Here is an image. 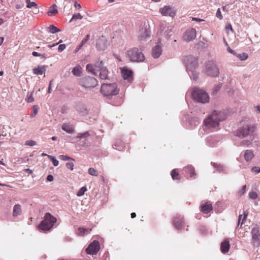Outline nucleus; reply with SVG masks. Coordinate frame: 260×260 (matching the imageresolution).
Instances as JSON below:
<instances>
[{"instance_id": "nucleus-1", "label": "nucleus", "mask_w": 260, "mask_h": 260, "mask_svg": "<svg viewBox=\"0 0 260 260\" xmlns=\"http://www.w3.org/2000/svg\"><path fill=\"white\" fill-rule=\"evenodd\" d=\"M224 117L223 113L214 111L207 118L204 120L203 129L207 131H211L217 129L219 122L224 120Z\"/></svg>"}, {"instance_id": "nucleus-2", "label": "nucleus", "mask_w": 260, "mask_h": 260, "mask_svg": "<svg viewBox=\"0 0 260 260\" xmlns=\"http://www.w3.org/2000/svg\"><path fill=\"white\" fill-rule=\"evenodd\" d=\"M191 94L193 99L199 103L206 104L209 102L210 97L208 93L202 89L194 87L192 89Z\"/></svg>"}, {"instance_id": "nucleus-3", "label": "nucleus", "mask_w": 260, "mask_h": 260, "mask_svg": "<svg viewBox=\"0 0 260 260\" xmlns=\"http://www.w3.org/2000/svg\"><path fill=\"white\" fill-rule=\"evenodd\" d=\"M203 72L207 76L213 78L218 77L219 74V70L217 64L211 60L208 61L205 63Z\"/></svg>"}, {"instance_id": "nucleus-4", "label": "nucleus", "mask_w": 260, "mask_h": 260, "mask_svg": "<svg viewBox=\"0 0 260 260\" xmlns=\"http://www.w3.org/2000/svg\"><path fill=\"white\" fill-rule=\"evenodd\" d=\"M254 127L249 125H245L240 127L235 132V135L240 138L247 137H254Z\"/></svg>"}, {"instance_id": "nucleus-5", "label": "nucleus", "mask_w": 260, "mask_h": 260, "mask_svg": "<svg viewBox=\"0 0 260 260\" xmlns=\"http://www.w3.org/2000/svg\"><path fill=\"white\" fill-rule=\"evenodd\" d=\"M56 221V219L50 213H47L45 216L44 219L39 225V229L44 231L50 230Z\"/></svg>"}, {"instance_id": "nucleus-6", "label": "nucleus", "mask_w": 260, "mask_h": 260, "mask_svg": "<svg viewBox=\"0 0 260 260\" xmlns=\"http://www.w3.org/2000/svg\"><path fill=\"white\" fill-rule=\"evenodd\" d=\"M119 90L117 89L115 83L102 84L101 89V93L105 96L117 95Z\"/></svg>"}, {"instance_id": "nucleus-7", "label": "nucleus", "mask_w": 260, "mask_h": 260, "mask_svg": "<svg viewBox=\"0 0 260 260\" xmlns=\"http://www.w3.org/2000/svg\"><path fill=\"white\" fill-rule=\"evenodd\" d=\"M126 55L132 61L142 62L145 60V56L142 51L137 48L128 50Z\"/></svg>"}, {"instance_id": "nucleus-8", "label": "nucleus", "mask_w": 260, "mask_h": 260, "mask_svg": "<svg viewBox=\"0 0 260 260\" xmlns=\"http://www.w3.org/2000/svg\"><path fill=\"white\" fill-rule=\"evenodd\" d=\"M173 34V31L172 26H169L166 23L160 24L159 29L158 31L159 41L162 40L164 39L166 40L169 39Z\"/></svg>"}, {"instance_id": "nucleus-9", "label": "nucleus", "mask_w": 260, "mask_h": 260, "mask_svg": "<svg viewBox=\"0 0 260 260\" xmlns=\"http://www.w3.org/2000/svg\"><path fill=\"white\" fill-rule=\"evenodd\" d=\"M80 85L85 88H94L98 84L97 80L91 77H85L81 79Z\"/></svg>"}, {"instance_id": "nucleus-10", "label": "nucleus", "mask_w": 260, "mask_h": 260, "mask_svg": "<svg viewBox=\"0 0 260 260\" xmlns=\"http://www.w3.org/2000/svg\"><path fill=\"white\" fill-rule=\"evenodd\" d=\"M184 62L186 66V71L197 69L198 67V58L193 56H185L184 59Z\"/></svg>"}, {"instance_id": "nucleus-11", "label": "nucleus", "mask_w": 260, "mask_h": 260, "mask_svg": "<svg viewBox=\"0 0 260 260\" xmlns=\"http://www.w3.org/2000/svg\"><path fill=\"white\" fill-rule=\"evenodd\" d=\"M95 67L100 71V77L102 80L107 79L108 77V71L104 67V63L103 61H98L95 64Z\"/></svg>"}, {"instance_id": "nucleus-12", "label": "nucleus", "mask_w": 260, "mask_h": 260, "mask_svg": "<svg viewBox=\"0 0 260 260\" xmlns=\"http://www.w3.org/2000/svg\"><path fill=\"white\" fill-rule=\"evenodd\" d=\"M150 37V31L146 26H143L138 32V39L141 42L146 41Z\"/></svg>"}, {"instance_id": "nucleus-13", "label": "nucleus", "mask_w": 260, "mask_h": 260, "mask_svg": "<svg viewBox=\"0 0 260 260\" xmlns=\"http://www.w3.org/2000/svg\"><path fill=\"white\" fill-rule=\"evenodd\" d=\"M252 243L256 247L260 246V231L259 228L255 226L251 230Z\"/></svg>"}, {"instance_id": "nucleus-14", "label": "nucleus", "mask_w": 260, "mask_h": 260, "mask_svg": "<svg viewBox=\"0 0 260 260\" xmlns=\"http://www.w3.org/2000/svg\"><path fill=\"white\" fill-rule=\"evenodd\" d=\"M159 12L162 16L174 17L176 14V9L171 6H165L159 9Z\"/></svg>"}, {"instance_id": "nucleus-15", "label": "nucleus", "mask_w": 260, "mask_h": 260, "mask_svg": "<svg viewBox=\"0 0 260 260\" xmlns=\"http://www.w3.org/2000/svg\"><path fill=\"white\" fill-rule=\"evenodd\" d=\"M100 249V244L98 241H93L86 249V251L89 254H96Z\"/></svg>"}, {"instance_id": "nucleus-16", "label": "nucleus", "mask_w": 260, "mask_h": 260, "mask_svg": "<svg viewBox=\"0 0 260 260\" xmlns=\"http://www.w3.org/2000/svg\"><path fill=\"white\" fill-rule=\"evenodd\" d=\"M197 35L196 30L194 28L188 29L185 31L184 36L183 40L186 42H190L193 40Z\"/></svg>"}, {"instance_id": "nucleus-17", "label": "nucleus", "mask_w": 260, "mask_h": 260, "mask_svg": "<svg viewBox=\"0 0 260 260\" xmlns=\"http://www.w3.org/2000/svg\"><path fill=\"white\" fill-rule=\"evenodd\" d=\"M162 44L160 41H159L153 47L152 50V55L155 58L159 57L162 53Z\"/></svg>"}, {"instance_id": "nucleus-18", "label": "nucleus", "mask_w": 260, "mask_h": 260, "mask_svg": "<svg viewBox=\"0 0 260 260\" xmlns=\"http://www.w3.org/2000/svg\"><path fill=\"white\" fill-rule=\"evenodd\" d=\"M121 73L124 80H127L130 83L132 82L133 72L131 70L128 69L126 67H123L121 68Z\"/></svg>"}, {"instance_id": "nucleus-19", "label": "nucleus", "mask_w": 260, "mask_h": 260, "mask_svg": "<svg viewBox=\"0 0 260 260\" xmlns=\"http://www.w3.org/2000/svg\"><path fill=\"white\" fill-rule=\"evenodd\" d=\"M173 225L177 230H181L184 226L183 218L180 216L175 217L173 220Z\"/></svg>"}, {"instance_id": "nucleus-20", "label": "nucleus", "mask_w": 260, "mask_h": 260, "mask_svg": "<svg viewBox=\"0 0 260 260\" xmlns=\"http://www.w3.org/2000/svg\"><path fill=\"white\" fill-rule=\"evenodd\" d=\"M201 211L205 214H207L211 212L213 209L211 204L209 202H206L201 205Z\"/></svg>"}, {"instance_id": "nucleus-21", "label": "nucleus", "mask_w": 260, "mask_h": 260, "mask_svg": "<svg viewBox=\"0 0 260 260\" xmlns=\"http://www.w3.org/2000/svg\"><path fill=\"white\" fill-rule=\"evenodd\" d=\"M61 128L62 130L66 132L68 134H72L75 132V129L73 125L70 123H63L61 126Z\"/></svg>"}, {"instance_id": "nucleus-22", "label": "nucleus", "mask_w": 260, "mask_h": 260, "mask_svg": "<svg viewBox=\"0 0 260 260\" xmlns=\"http://www.w3.org/2000/svg\"><path fill=\"white\" fill-rule=\"evenodd\" d=\"M230 242L228 240H225L221 243L220 249L223 253H227L230 249Z\"/></svg>"}, {"instance_id": "nucleus-23", "label": "nucleus", "mask_w": 260, "mask_h": 260, "mask_svg": "<svg viewBox=\"0 0 260 260\" xmlns=\"http://www.w3.org/2000/svg\"><path fill=\"white\" fill-rule=\"evenodd\" d=\"M187 72L191 79L195 81L198 80L199 73L197 71L196 69H192L189 71H187Z\"/></svg>"}, {"instance_id": "nucleus-24", "label": "nucleus", "mask_w": 260, "mask_h": 260, "mask_svg": "<svg viewBox=\"0 0 260 260\" xmlns=\"http://www.w3.org/2000/svg\"><path fill=\"white\" fill-rule=\"evenodd\" d=\"M77 111L82 115H85L88 113V110L84 105L79 104L76 107Z\"/></svg>"}, {"instance_id": "nucleus-25", "label": "nucleus", "mask_w": 260, "mask_h": 260, "mask_svg": "<svg viewBox=\"0 0 260 260\" xmlns=\"http://www.w3.org/2000/svg\"><path fill=\"white\" fill-rule=\"evenodd\" d=\"M46 70V66H38L33 69V73L35 75H42Z\"/></svg>"}, {"instance_id": "nucleus-26", "label": "nucleus", "mask_w": 260, "mask_h": 260, "mask_svg": "<svg viewBox=\"0 0 260 260\" xmlns=\"http://www.w3.org/2000/svg\"><path fill=\"white\" fill-rule=\"evenodd\" d=\"M244 157L246 161L251 160L254 157L253 151L251 150H246L244 152Z\"/></svg>"}, {"instance_id": "nucleus-27", "label": "nucleus", "mask_w": 260, "mask_h": 260, "mask_svg": "<svg viewBox=\"0 0 260 260\" xmlns=\"http://www.w3.org/2000/svg\"><path fill=\"white\" fill-rule=\"evenodd\" d=\"M22 210L21 206L19 204L15 205L13 207V215L14 217L18 216L21 214Z\"/></svg>"}, {"instance_id": "nucleus-28", "label": "nucleus", "mask_w": 260, "mask_h": 260, "mask_svg": "<svg viewBox=\"0 0 260 260\" xmlns=\"http://www.w3.org/2000/svg\"><path fill=\"white\" fill-rule=\"evenodd\" d=\"M91 230V229L89 230L88 229L79 228H78V231L77 232V234L79 236H83L88 234Z\"/></svg>"}, {"instance_id": "nucleus-29", "label": "nucleus", "mask_w": 260, "mask_h": 260, "mask_svg": "<svg viewBox=\"0 0 260 260\" xmlns=\"http://www.w3.org/2000/svg\"><path fill=\"white\" fill-rule=\"evenodd\" d=\"M184 171L189 174L190 177H192L194 174V170L192 166L188 165L184 168Z\"/></svg>"}, {"instance_id": "nucleus-30", "label": "nucleus", "mask_w": 260, "mask_h": 260, "mask_svg": "<svg viewBox=\"0 0 260 260\" xmlns=\"http://www.w3.org/2000/svg\"><path fill=\"white\" fill-rule=\"evenodd\" d=\"M91 135V133L89 131H87L83 133H79L77 136V138L79 139H88V138Z\"/></svg>"}, {"instance_id": "nucleus-31", "label": "nucleus", "mask_w": 260, "mask_h": 260, "mask_svg": "<svg viewBox=\"0 0 260 260\" xmlns=\"http://www.w3.org/2000/svg\"><path fill=\"white\" fill-rule=\"evenodd\" d=\"M91 135V133L89 131H87L83 133H79L77 136V138L79 139H88V138Z\"/></svg>"}, {"instance_id": "nucleus-32", "label": "nucleus", "mask_w": 260, "mask_h": 260, "mask_svg": "<svg viewBox=\"0 0 260 260\" xmlns=\"http://www.w3.org/2000/svg\"><path fill=\"white\" fill-rule=\"evenodd\" d=\"M81 69L80 66H77L73 69L72 73L75 76H80L82 73Z\"/></svg>"}, {"instance_id": "nucleus-33", "label": "nucleus", "mask_w": 260, "mask_h": 260, "mask_svg": "<svg viewBox=\"0 0 260 260\" xmlns=\"http://www.w3.org/2000/svg\"><path fill=\"white\" fill-rule=\"evenodd\" d=\"M47 31L51 34H55L58 32H60V30L55 26L54 25H50L47 27Z\"/></svg>"}, {"instance_id": "nucleus-34", "label": "nucleus", "mask_w": 260, "mask_h": 260, "mask_svg": "<svg viewBox=\"0 0 260 260\" xmlns=\"http://www.w3.org/2000/svg\"><path fill=\"white\" fill-rule=\"evenodd\" d=\"M213 166L219 172H225L226 170V168L224 166L218 165L216 163H213Z\"/></svg>"}, {"instance_id": "nucleus-35", "label": "nucleus", "mask_w": 260, "mask_h": 260, "mask_svg": "<svg viewBox=\"0 0 260 260\" xmlns=\"http://www.w3.org/2000/svg\"><path fill=\"white\" fill-rule=\"evenodd\" d=\"M83 140L81 142V146L82 147L87 148L90 146L91 143L88 139H83Z\"/></svg>"}, {"instance_id": "nucleus-36", "label": "nucleus", "mask_w": 260, "mask_h": 260, "mask_svg": "<svg viewBox=\"0 0 260 260\" xmlns=\"http://www.w3.org/2000/svg\"><path fill=\"white\" fill-rule=\"evenodd\" d=\"M56 7L57 6L55 5H53L50 8L49 11L48 13L49 16L56 14L58 12Z\"/></svg>"}, {"instance_id": "nucleus-37", "label": "nucleus", "mask_w": 260, "mask_h": 260, "mask_svg": "<svg viewBox=\"0 0 260 260\" xmlns=\"http://www.w3.org/2000/svg\"><path fill=\"white\" fill-rule=\"evenodd\" d=\"M254 140V137L250 138V140H245L241 142L240 145H249L252 143V141Z\"/></svg>"}, {"instance_id": "nucleus-38", "label": "nucleus", "mask_w": 260, "mask_h": 260, "mask_svg": "<svg viewBox=\"0 0 260 260\" xmlns=\"http://www.w3.org/2000/svg\"><path fill=\"white\" fill-rule=\"evenodd\" d=\"M235 56H237L241 60H245L248 57V54L246 53H242L240 54H237L236 53V55H235Z\"/></svg>"}, {"instance_id": "nucleus-39", "label": "nucleus", "mask_w": 260, "mask_h": 260, "mask_svg": "<svg viewBox=\"0 0 260 260\" xmlns=\"http://www.w3.org/2000/svg\"><path fill=\"white\" fill-rule=\"evenodd\" d=\"M86 70L88 72L91 73L92 74H95V69L93 67V66L91 64H88L86 66Z\"/></svg>"}, {"instance_id": "nucleus-40", "label": "nucleus", "mask_w": 260, "mask_h": 260, "mask_svg": "<svg viewBox=\"0 0 260 260\" xmlns=\"http://www.w3.org/2000/svg\"><path fill=\"white\" fill-rule=\"evenodd\" d=\"M26 3H27V8H31L32 7H35L38 9V6L36 3L31 2L30 0H26Z\"/></svg>"}, {"instance_id": "nucleus-41", "label": "nucleus", "mask_w": 260, "mask_h": 260, "mask_svg": "<svg viewBox=\"0 0 260 260\" xmlns=\"http://www.w3.org/2000/svg\"><path fill=\"white\" fill-rule=\"evenodd\" d=\"M206 141L210 146L214 147L215 146L214 143V142L215 141V139L214 137H208L207 138Z\"/></svg>"}, {"instance_id": "nucleus-42", "label": "nucleus", "mask_w": 260, "mask_h": 260, "mask_svg": "<svg viewBox=\"0 0 260 260\" xmlns=\"http://www.w3.org/2000/svg\"><path fill=\"white\" fill-rule=\"evenodd\" d=\"M48 157L52 161V162L54 166L56 167L58 165L59 162L55 158V157L51 156V155H48Z\"/></svg>"}, {"instance_id": "nucleus-43", "label": "nucleus", "mask_w": 260, "mask_h": 260, "mask_svg": "<svg viewBox=\"0 0 260 260\" xmlns=\"http://www.w3.org/2000/svg\"><path fill=\"white\" fill-rule=\"evenodd\" d=\"M86 190L87 189L85 186L81 187L77 193V196L78 197H81L83 196L85 192L86 191Z\"/></svg>"}, {"instance_id": "nucleus-44", "label": "nucleus", "mask_w": 260, "mask_h": 260, "mask_svg": "<svg viewBox=\"0 0 260 260\" xmlns=\"http://www.w3.org/2000/svg\"><path fill=\"white\" fill-rule=\"evenodd\" d=\"M83 18L82 16L80 13H76L73 15L70 22H72L74 19H82Z\"/></svg>"}, {"instance_id": "nucleus-45", "label": "nucleus", "mask_w": 260, "mask_h": 260, "mask_svg": "<svg viewBox=\"0 0 260 260\" xmlns=\"http://www.w3.org/2000/svg\"><path fill=\"white\" fill-rule=\"evenodd\" d=\"M171 175L173 180L178 179V178H177V176H178V173L176 172L175 169H174L172 171Z\"/></svg>"}, {"instance_id": "nucleus-46", "label": "nucleus", "mask_w": 260, "mask_h": 260, "mask_svg": "<svg viewBox=\"0 0 260 260\" xmlns=\"http://www.w3.org/2000/svg\"><path fill=\"white\" fill-rule=\"evenodd\" d=\"M103 43V40H101V39H100L98 41L97 43H96V47L98 48V49L99 50H104L105 49V46H101V44L102 43Z\"/></svg>"}, {"instance_id": "nucleus-47", "label": "nucleus", "mask_w": 260, "mask_h": 260, "mask_svg": "<svg viewBox=\"0 0 260 260\" xmlns=\"http://www.w3.org/2000/svg\"><path fill=\"white\" fill-rule=\"evenodd\" d=\"M38 107L35 105L32 107V113L31 114L30 116L31 117H35L38 113Z\"/></svg>"}, {"instance_id": "nucleus-48", "label": "nucleus", "mask_w": 260, "mask_h": 260, "mask_svg": "<svg viewBox=\"0 0 260 260\" xmlns=\"http://www.w3.org/2000/svg\"><path fill=\"white\" fill-rule=\"evenodd\" d=\"M88 173L92 176H97L98 175L96 171L93 168L88 169Z\"/></svg>"}, {"instance_id": "nucleus-49", "label": "nucleus", "mask_w": 260, "mask_h": 260, "mask_svg": "<svg viewBox=\"0 0 260 260\" xmlns=\"http://www.w3.org/2000/svg\"><path fill=\"white\" fill-rule=\"evenodd\" d=\"M257 194L256 192L251 191L249 193V198L252 200H255L257 198Z\"/></svg>"}, {"instance_id": "nucleus-50", "label": "nucleus", "mask_w": 260, "mask_h": 260, "mask_svg": "<svg viewBox=\"0 0 260 260\" xmlns=\"http://www.w3.org/2000/svg\"><path fill=\"white\" fill-rule=\"evenodd\" d=\"M89 38V35H87L85 38L83 39L81 43L79 44V47H82V46L87 42Z\"/></svg>"}, {"instance_id": "nucleus-51", "label": "nucleus", "mask_w": 260, "mask_h": 260, "mask_svg": "<svg viewBox=\"0 0 260 260\" xmlns=\"http://www.w3.org/2000/svg\"><path fill=\"white\" fill-rule=\"evenodd\" d=\"M222 84L219 83L216 86H214V87L213 89V91L214 93H216L218 92L219 90H220V88H221Z\"/></svg>"}, {"instance_id": "nucleus-52", "label": "nucleus", "mask_w": 260, "mask_h": 260, "mask_svg": "<svg viewBox=\"0 0 260 260\" xmlns=\"http://www.w3.org/2000/svg\"><path fill=\"white\" fill-rule=\"evenodd\" d=\"M66 166L68 169H70L71 171L73 170L74 165L73 162H68L66 163Z\"/></svg>"}, {"instance_id": "nucleus-53", "label": "nucleus", "mask_w": 260, "mask_h": 260, "mask_svg": "<svg viewBox=\"0 0 260 260\" xmlns=\"http://www.w3.org/2000/svg\"><path fill=\"white\" fill-rule=\"evenodd\" d=\"M251 171L255 174L260 173V168L258 167H254L252 168Z\"/></svg>"}, {"instance_id": "nucleus-54", "label": "nucleus", "mask_w": 260, "mask_h": 260, "mask_svg": "<svg viewBox=\"0 0 260 260\" xmlns=\"http://www.w3.org/2000/svg\"><path fill=\"white\" fill-rule=\"evenodd\" d=\"M36 144V142L33 140H28L26 141L25 145H29L30 146H35Z\"/></svg>"}, {"instance_id": "nucleus-55", "label": "nucleus", "mask_w": 260, "mask_h": 260, "mask_svg": "<svg viewBox=\"0 0 260 260\" xmlns=\"http://www.w3.org/2000/svg\"><path fill=\"white\" fill-rule=\"evenodd\" d=\"M216 16L220 20L222 19L223 18L222 15L221 13V11H220V9L219 8H218L217 10Z\"/></svg>"}, {"instance_id": "nucleus-56", "label": "nucleus", "mask_w": 260, "mask_h": 260, "mask_svg": "<svg viewBox=\"0 0 260 260\" xmlns=\"http://www.w3.org/2000/svg\"><path fill=\"white\" fill-rule=\"evenodd\" d=\"M66 47V46L65 44H60L58 48V51L59 52H61L63 51Z\"/></svg>"}, {"instance_id": "nucleus-57", "label": "nucleus", "mask_w": 260, "mask_h": 260, "mask_svg": "<svg viewBox=\"0 0 260 260\" xmlns=\"http://www.w3.org/2000/svg\"><path fill=\"white\" fill-rule=\"evenodd\" d=\"M26 101L28 103H32L34 101V99L32 96V94H30L29 95H27V98H26Z\"/></svg>"}, {"instance_id": "nucleus-58", "label": "nucleus", "mask_w": 260, "mask_h": 260, "mask_svg": "<svg viewBox=\"0 0 260 260\" xmlns=\"http://www.w3.org/2000/svg\"><path fill=\"white\" fill-rule=\"evenodd\" d=\"M60 158L61 159H62V160H64V161L68 160H70V159L74 160L73 159L71 158V157H69L68 156L64 155H60Z\"/></svg>"}, {"instance_id": "nucleus-59", "label": "nucleus", "mask_w": 260, "mask_h": 260, "mask_svg": "<svg viewBox=\"0 0 260 260\" xmlns=\"http://www.w3.org/2000/svg\"><path fill=\"white\" fill-rule=\"evenodd\" d=\"M246 187V186L245 185L243 186L242 189L239 191V193L241 196H242L245 193Z\"/></svg>"}, {"instance_id": "nucleus-60", "label": "nucleus", "mask_w": 260, "mask_h": 260, "mask_svg": "<svg viewBox=\"0 0 260 260\" xmlns=\"http://www.w3.org/2000/svg\"><path fill=\"white\" fill-rule=\"evenodd\" d=\"M74 7L77 9H80L81 8V6L80 4L78 3L77 2H74Z\"/></svg>"}, {"instance_id": "nucleus-61", "label": "nucleus", "mask_w": 260, "mask_h": 260, "mask_svg": "<svg viewBox=\"0 0 260 260\" xmlns=\"http://www.w3.org/2000/svg\"><path fill=\"white\" fill-rule=\"evenodd\" d=\"M47 181L51 182L53 180V176L52 175H49L47 177Z\"/></svg>"}, {"instance_id": "nucleus-62", "label": "nucleus", "mask_w": 260, "mask_h": 260, "mask_svg": "<svg viewBox=\"0 0 260 260\" xmlns=\"http://www.w3.org/2000/svg\"><path fill=\"white\" fill-rule=\"evenodd\" d=\"M192 20L196 21L197 22H202V21H204V20H203V19H201L200 18H196V17H192Z\"/></svg>"}, {"instance_id": "nucleus-63", "label": "nucleus", "mask_w": 260, "mask_h": 260, "mask_svg": "<svg viewBox=\"0 0 260 260\" xmlns=\"http://www.w3.org/2000/svg\"><path fill=\"white\" fill-rule=\"evenodd\" d=\"M227 50L229 52H230L235 55H236V52H235L233 50L231 49L230 47H228Z\"/></svg>"}, {"instance_id": "nucleus-64", "label": "nucleus", "mask_w": 260, "mask_h": 260, "mask_svg": "<svg viewBox=\"0 0 260 260\" xmlns=\"http://www.w3.org/2000/svg\"><path fill=\"white\" fill-rule=\"evenodd\" d=\"M243 214H244V217H243V220H245V219L246 218V217H247V215H248V211H245L244 212V213H243Z\"/></svg>"}]
</instances>
